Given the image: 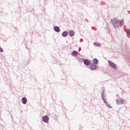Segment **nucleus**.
I'll list each match as a JSON object with an SVG mask.
<instances>
[{
	"instance_id": "nucleus-1",
	"label": "nucleus",
	"mask_w": 130,
	"mask_h": 130,
	"mask_svg": "<svg viewBox=\"0 0 130 130\" xmlns=\"http://www.w3.org/2000/svg\"><path fill=\"white\" fill-rule=\"evenodd\" d=\"M114 27H117L120 23V21L116 19H114L112 20Z\"/></svg>"
},
{
	"instance_id": "nucleus-2",
	"label": "nucleus",
	"mask_w": 130,
	"mask_h": 130,
	"mask_svg": "<svg viewBox=\"0 0 130 130\" xmlns=\"http://www.w3.org/2000/svg\"><path fill=\"white\" fill-rule=\"evenodd\" d=\"M108 62L110 67H112V69H114V70H117V67H116L115 63L112 62L111 61H108Z\"/></svg>"
},
{
	"instance_id": "nucleus-3",
	"label": "nucleus",
	"mask_w": 130,
	"mask_h": 130,
	"mask_svg": "<svg viewBox=\"0 0 130 130\" xmlns=\"http://www.w3.org/2000/svg\"><path fill=\"white\" fill-rule=\"evenodd\" d=\"M49 119V117H48V116L46 115L45 116H44V117L43 118V121L44 122H47V121H48Z\"/></svg>"
},
{
	"instance_id": "nucleus-4",
	"label": "nucleus",
	"mask_w": 130,
	"mask_h": 130,
	"mask_svg": "<svg viewBox=\"0 0 130 130\" xmlns=\"http://www.w3.org/2000/svg\"><path fill=\"white\" fill-rule=\"evenodd\" d=\"M97 68V66L94 64H90V69H91L92 71H94V70H96V68Z\"/></svg>"
},
{
	"instance_id": "nucleus-5",
	"label": "nucleus",
	"mask_w": 130,
	"mask_h": 130,
	"mask_svg": "<svg viewBox=\"0 0 130 130\" xmlns=\"http://www.w3.org/2000/svg\"><path fill=\"white\" fill-rule=\"evenodd\" d=\"M83 62L85 66H89L90 64V61L88 59L84 60Z\"/></svg>"
},
{
	"instance_id": "nucleus-6",
	"label": "nucleus",
	"mask_w": 130,
	"mask_h": 130,
	"mask_svg": "<svg viewBox=\"0 0 130 130\" xmlns=\"http://www.w3.org/2000/svg\"><path fill=\"white\" fill-rule=\"evenodd\" d=\"M69 34L71 36V37H73V36L75 35V31H74V30H70Z\"/></svg>"
},
{
	"instance_id": "nucleus-7",
	"label": "nucleus",
	"mask_w": 130,
	"mask_h": 130,
	"mask_svg": "<svg viewBox=\"0 0 130 130\" xmlns=\"http://www.w3.org/2000/svg\"><path fill=\"white\" fill-rule=\"evenodd\" d=\"M22 103L23 104H26L27 103V99L26 98H23Z\"/></svg>"
},
{
	"instance_id": "nucleus-8",
	"label": "nucleus",
	"mask_w": 130,
	"mask_h": 130,
	"mask_svg": "<svg viewBox=\"0 0 130 130\" xmlns=\"http://www.w3.org/2000/svg\"><path fill=\"white\" fill-rule=\"evenodd\" d=\"M62 36H63V37H67V36H68V31L63 32L62 34Z\"/></svg>"
},
{
	"instance_id": "nucleus-9",
	"label": "nucleus",
	"mask_w": 130,
	"mask_h": 130,
	"mask_svg": "<svg viewBox=\"0 0 130 130\" xmlns=\"http://www.w3.org/2000/svg\"><path fill=\"white\" fill-rule=\"evenodd\" d=\"M92 62L94 63V64H97V63H98V60L96 58H94L92 60Z\"/></svg>"
},
{
	"instance_id": "nucleus-10",
	"label": "nucleus",
	"mask_w": 130,
	"mask_h": 130,
	"mask_svg": "<svg viewBox=\"0 0 130 130\" xmlns=\"http://www.w3.org/2000/svg\"><path fill=\"white\" fill-rule=\"evenodd\" d=\"M54 30L56 32H59V27H57V26H55L54 27Z\"/></svg>"
},
{
	"instance_id": "nucleus-11",
	"label": "nucleus",
	"mask_w": 130,
	"mask_h": 130,
	"mask_svg": "<svg viewBox=\"0 0 130 130\" xmlns=\"http://www.w3.org/2000/svg\"><path fill=\"white\" fill-rule=\"evenodd\" d=\"M72 55H74L75 56L76 55H77L78 52L76 51H74L72 52Z\"/></svg>"
},
{
	"instance_id": "nucleus-12",
	"label": "nucleus",
	"mask_w": 130,
	"mask_h": 130,
	"mask_svg": "<svg viewBox=\"0 0 130 130\" xmlns=\"http://www.w3.org/2000/svg\"><path fill=\"white\" fill-rule=\"evenodd\" d=\"M125 32L126 33V34H128V35H130V30L127 29H126Z\"/></svg>"
},
{
	"instance_id": "nucleus-13",
	"label": "nucleus",
	"mask_w": 130,
	"mask_h": 130,
	"mask_svg": "<svg viewBox=\"0 0 130 130\" xmlns=\"http://www.w3.org/2000/svg\"><path fill=\"white\" fill-rule=\"evenodd\" d=\"M94 45H95V46H99V43H94Z\"/></svg>"
},
{
	"instance_id": "nucleus-14",
	"label": "nucleus",
	"mask_w": 130,
	"mask_h": 130,
	"mask_svg": "<svg viewBox=\"0 0 130 130\" xmlns=\"http://www.w3.org/2000/svg\"><path fill=\"white\" fill-rule=\"evenodd\" d=\"M120 102H121V103H123V102H124V100H123V99H120Z\"/></svg>"
},
{
	"instance_id": "nucleus-15",
	"label": "nucleus",
	"mask_w": 130,
	"mask_h": 130,
	"mask_svg": "<svg viewBox=\"0 0 130 130\" xmlns=\"http://www.w3.org/2000/svg\"><path fill=\"white\" fill-rule=\"evenodd\" d=\"M103 101H104V102H105V103L106 104H107V101H106V100L103 99Z\"/></svg>"
},
{
	"instance_id": "nucleus-16",
	"label": "nucleus",
	"mask_w": 130,
	"mask_h": 130,
	"mask_svg": "<svg viewBox=\"0 0 130 130\" xmlns=\"http://www.w3.org/2000/svg\"><path fill=\"white\" fill-rule=\"evenodd\" d=\"M0 51L1 52H3V51H4V50H3V48H2L1 47H0Z\"/></svg>"
}]
</instances>
